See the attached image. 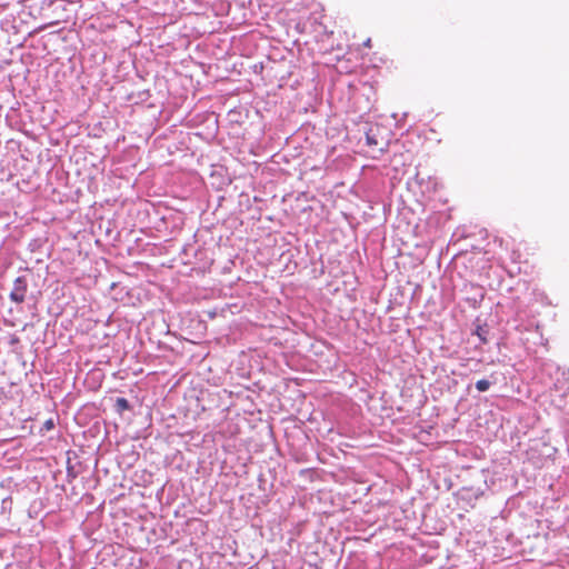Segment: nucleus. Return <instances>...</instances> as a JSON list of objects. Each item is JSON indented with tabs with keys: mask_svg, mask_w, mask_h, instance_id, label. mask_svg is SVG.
<instances>
[{
	"mask_svg": "<svg viewBox=\"0 0 569 569\" xmlns=\"http://www.w3.org/2000/svg\"><path fill=\"white\" fill-rule=\"evenodd\" d=\"M17 342H19V339H18L17 337H14V336H13V337L11 338L10 343H11V345H14V343H17Z\"/></svg>",
	"mask_w": 569,
	"mask_h": 569,
	"instance_id": "6",
	"label": "nucleus"
},
{
	"mask_svg": "<svg viewBox=\"0 0 569 569\" xmlns=\"http://www.w3.org/2000/svg\"><path fill=\"white\" fill-rule=\"evenodd\" d=\"M28 292V279L26 276H19L13 281L9 298L16 305L23 303Z\"/></svg>",
	"mask_w": 569,
	"mask_h": 569,
	"instance_id": "1",
	"label": "nucleus"
},
{
	"mask_svg": "<svg viewBox=\"0 0 569 569\" xmlns=\"http://www.w3.org/2000/svg\"><path fill=\"white\" fill-rule=\"evenodd\" d=\"M280 290H281V292H283V290H284V286L283 284L280 286Z\"/></svg>",
	"mask_w": 569,
	"mask_h": 569,
	"instance_id": "8",
	"label": "nucleus"
},
{
	"mask_svg": "<svg viewBox=\"0 0 569 569\" xmlns=\"http://www.w3.org/2000/svg\"><path fill=\"white\" fill-rule=\"evenodd\" d=\"M367 140H368L369 143H372V140H371L370 137H367Z\"/></svg>",
	"mask_w": 569,
	"mask_h": 569,
	"instance_id": "9",
	"label": "nucleus"
},
{
	"mask_svg": "<svg viewBox=\"0 0 569 569\" xmlns=\"http://www.w3.org/2000/svg\"><path fill=\"white\" fill-rule=\"evenodd\" d=\"M490 381L487 379L478 380L476 383V388L478 391L483 392L487 391L490 388Z\"/></svg>",
	"mask_w": 569,
	"mask_h": 569,
	"instance_id": "4",
	"label": "nucleus"
},
{
	"mask_svg": "<svg viewBox=\"0 0 569 569\" xmlns=\"http://www.w3.org/2000/svg\"><path fill=\"white\" fill-rule=\"evenodd\" d=\"M363 46L367 47V48H371V39H367L365 42H363Z\"/></svg>",
	"mask_w": 569,
	"mask_h": 569,
	"instance_id": "5",
	"label": "nucleus"
},
{
	"mask_svg": "<svg viewBox=\"0 0 569 569\" xmlns=\"http://www.w3.org/2000/svg\"><path fill=\"white\" fill-rule=\"evenodd\" d=\"M56 423H54V420L52 418L46 420L43 422V425L41 426L40 428V433L41 435H44L47 431H50L54 428Z\"/></svg>",
	"mask_w": 569,
	"mask_h": 569,
	"instance_id": "3",
	"label": "nucleus"
},
{
	"mask_svg": "<svg viewBox=\"0 0 569 569\" xmlns=\"http://www.w3.org/2000/svg\"><path fill=\"white\" fill-rule=\"evenodd\" d=\"M68 476H72V477H74V475L71 472V469H70V468L68 469Z\"/></svg>",
	"mask_w": 569,
	"mask_h": 569,
	"instance_id": "7",
	"label": "nucleus"
},
{
	"mask_svg": "<svg viewBox=\"0 0 569 569\" xmlns=\"http://www.w3.org/2000/svg\"><path fill=\"white\" fill-rule=\"evenodd\" d=\"M113 408L117 413L122 415L124 411H131L132 405L128 399L118 397L114 401Z\"/></svg>",
	"mask_w": 569,
	"mask_h": 569,
	"instance_id": "2",
	"label": "nucleus"
}]
</instances>
